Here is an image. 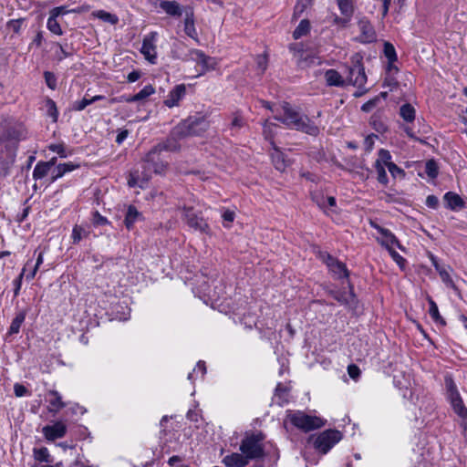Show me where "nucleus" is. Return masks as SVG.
<instances>
[{
	"mask_svg": "<svg viewBox=\"0 0 467 467\" xmlns=\"http://www.w3.org/2000/svg\"><path fill=\"white\" fill-rule=\"evenodd\" d=\"M156 37V32H151L145 36L140 48V52L144 56L145 59L153 65L157 63V47L155 45Z\"/></svg>",
	"mask_w": 467,
	"mask_h": 467,
	"instance_id": "9b49d317",
	"label": "nucleus"
},
{
	"mask_svg": "<svg viewBox=\"0 0 467 467\" xmlns=\"http://www.w3.org/2000/svg\"><path fill=\"white\" fill-rule=\"evenodd\" d=\"M50 171V168L44 161L38 162L34 171H33V178L35 180H40L44 178Z\"/></svg>",
	"mask_w": 467,
	"mask_h": 467,
	"instance_id": "4c0bfd02",
	"label": "nucleus"
},
{
	"mask_svg": "<svg viewBox=\"0 0 467 467\" xmlns=\"http://www.w3.org/2000/svg\"><path fill=\"white\" fill-rule=\"evenodd\" d=\"M67 13H68V11L67 10L66 6H57L54 7L50 11V16L57 18V16L65 15Z\"/></svg>",
	"mask_w": 467,
	"mask_h": 467,
	"instance_id": "774afa93",
	"label": "nucleus"
},
{
	"mask_svg": "<svg viewBox=\"0 0 467 467\" xmlns=\"http://www.w3.org/2000/svg\"><path fill=\"white\" fill-rule=\"evenodd\" d=\"M26 137V130L21 123L6 119L0 120V141L5 144V148H9L12 161H14L16 144Z\"/></svg>",
	"mask_w": 467,
	"mask_h": 467,
	"instance_id": "f03ea898",
	"label": "nucleus"
},
{
	"mask_svg": "<svg viewBox=\"0 0 467 467\" xmlns=\"http://www.w3.org/2000/svg\"><path fill=\"white\" fill-rule=\"evenodd\" d=\"M160 6L165 13L170 16H182V7L176 1H162L161 2Z\"/></svg>",
	"mask_w": 467,
	"mask_h": 467,
	"instance_id": "bb28decb",
	"label": "nucleus"
},
{
	"mask_svg": "<svg viewBox=\"0 0 467 467\" xmlns=\"http://www.w3.org/2000/svg\"><path fill=\"white\" fill-rule=\"evenodd\" d=\"M278 128V126L275 123L270 122L268 119H266L264 122L263 125V134L266 140L270 142L272 145V141H274V137L275 135V130Z\"/></svg>",
	"mask_w": 467,
	"mask_h": 467,
	"instance_id": "473e14b6",
	"label": "nucleus"
},
{
	"mask_svg": "<svg viewBox=\"0 0 467 467\" xmlns=\"http://www.w3.org/2000/svg\"><path fill=\"white\" fill-rule=\"evenodd\" d=\"M320 259L327 265L329 271L332 272L337 278H348V271L347 266L342 262L337 260L327 253H320Z\"/></svg>",
	"mask_w": 467,
	"mask_h": 467,
	"instance_id": "f8f14e48",
	"label": "nucleus"
},
{
	"mask_svg": "<svg viewBox=\"0 0 467 467\" xmlns=\"http://www.w3.org/2000/svg\"><path fill=\"white\" fill-rule=\"evenodd\" d=\"M154 92H155L154 88L151 85H147L140 91H139L137 94H135L133 96H129V97L122 96L120 98V100L128 102V103L137 102V101H140V100L147 99L149 96L152 95Z\"/></svg>",
	"mask_w": 467,
	"mask_h": 467,
	"instance_id": "412c9836",
	"label": "nucleus"
},
{
	"mask_svg": "<svg viewBox=\"0 0 467 467\" xmlns=\"http://www.w3.org/2000/svg\"><path fill=\"white\" fill-rule=\"evenodd\" d=\"M391 155L389 150L381 149L379 151V159L377 161H380V163H382L384 166L388 168L389 163H392L390 161Z\"/></svg>",
	"mask_w": 467,
	"mask_h": 467,
	"instance_id": "603ef678",
	"label": "nucleus"
},
{
	"mask_svg": "<svg viewBox=\"0 0 467 467\" xmlns=\"http://www.w3.org/2000/svg\"><path fill=\"white\" fill-rule=\"evenodd\" d=\"M388 170L393 177L405 174L404 171L398 167L394 162L388 164Z\"/></svg>",
	"mask_w": 467,
	"mask_h": 467,
	"instance_id": "680f3d73",
	"label": "nucleus"
},
{
	"mask_svg": "<svg viewBox=\"0 0 467 467\" xmlns=\"http://www.w3.org/2000/svg\"><path fill=\"white\" fill-rule=\"evenodd\" d=\"M312 200L323 210L327 209L326 197L321 192H315L311 194Z\"/></svg>",
	"mask_w": 467,
	"mask_h": 467,
	"instance_id": "09e8293b",
	"label": "nucleus"
},
{
	"mask_svg": "<svg viewBox=\"0 0 467 467\" xmlns=\"http://www.w3.org/2000/svg\"><path fill=\"white\" fill-rule=\"evenodd\" d=\"M92 16L110 25H116L119 22V17L116 15L104 10L94 11Z\"/></svg>",
	"mask_w": 467,
	"mask_h": 467,
	"instance_id": "72a5a7b5",
	"label": "nucleus"
},
{
	"mask_svg": "<svg viewBox=\"0 0 467 467\" xmlns=\"http://www.w3.org/2000/svg\"><path fill=\"white\" fill-rule=\"evenodd\" d=\"M358 28L361 32V39L363 42L370 43L376 39L375 30L368 19H360L358 21Z\"/></svg>",
	"mask_w": 467,
	"mask_h": 467,
	"instance_id": "f3484780",
	"label": "nucleus"
},
{
	"mask_svg": "<svg viewBox=\"0 0 467 467\" xmlns=\"http://www.w3.org/2000/svg\"><path fill=\"white\" fill-rule=\"evenodd\" d=\"M223 462L226 467H244L248 464L249 460L242 453L234 452L226 455L223 459Z\"/></svg>",
	"mask_w": 467,
	"mask_h": 467,
	"instance_id": "a211bd4d",
	"label": "nucleus"
},
{
	"mask_svg": "<svg viewBox=\"0 0 467 467\" xmlns=\"http://www.w3.org/2000/svg\"><path fill=\"white\" fill-rule=\"evenodd\" d=\"M326 82L328 86L343 87L347 84L346 79L335 69H328L325 73Z\"/></svg>",
	"mask_w": 467,
	"mask_h": 467,
	"instance_id": "393cba45",
	"label": "nucleus"
},
{
	"mask_svg": "<svg viewBox=\"0 0 467 467\" xmlns=\"http://www.w3.org/2000/svg\"><path fill=\"white\" fill-rule=\"evenodd\" d=\"M184 61H192L197 65L196 77L202 76L208 71L216 68L218 62L214 57L207 56L200 49H191L182 58Z\"/></svg>",
	"mask_w": 467,
	"mask_h": 467,
	"instance_id": "423d86ee",
	"label": "nucleus"
},
{
	"mask_svg": "<svg viewBox=\"0 0 467 467\" xmlns=\"http://www.w3.org/2000/svg\"><path fill=\"white\" fill-rule=\"evenodd\" d=\"M256 66L258 73L262 75L267 67V56L265 54L257 56Z\"/></svg>",
	"mask_w": 467,
	"mask_h": 467,
	"instance_id": "3c124183",
	"label": "nucleus"
},
{
	"mask_svg": "<svg viewBox=\"0 0 467 467\" xmlns=\"http://www.w3.org/2000/svg\"><path fill=\"white\" fill-rule=\"evenodd\" d=\"M274 118L289 129H294L314 137L317 136L320 132L319 128L307 116L300 114L299 111L287 102L281 104L280 112L274 115Z\"/></svg>",
	"mask_w": 467,
	"mask_h": 467,
	"instance_id": "f257e3e1",
	"label": "nucleus"
},
{
	"mask_svg": "<svg viewBox=\"0 0 467 467\" xmlns=\"http://www.w3.org/2000/svg\"><path fill=\"white\" fill-rule=\"evenodd\" d=\"M443 199L446 202L447 207L451 210L454 211L464 207V201L462 200V198L453 192H446L444 194Z\"/></svg>",
	"mask_w": 467,
	"mask_h": 467,
	"instance_id": "5701e85b",
	"label": "nucleus"
},
{
	"mask_svg": "<svg viewBox=\"0 0 467 467\" xmlns=\"http://www.w3.org/2000/svg\"><path fill=\"white\" fill-rule=\"evenodd\" d=\"M140 217H141V214L137 210V208L133 205H130L127 210L125 220H124V223H125L126 227L128 229H131L133 224L137 221H139L140 219Z\"/></svg>",
	"mask_w": 467,
	"mask_h": 467,
	"instance_id": "cd10ccee",
	"label": "nucleus"
},
{
	"mask_svg": "<svg viewBox=\"0 0 467 467\" xmlns=\"http://www.w3.org/2000/svg\"><path fill=\"white\" fill-rule=\"evenodd\" d=\"M378 136L375 134H370L365 138L364 144L367 149V150H371L375 142V139H377Z\"/></svg>",
	"mask_w": 467,
	"mask_h": 467,
	"instance_id": "338daca9",
	"label": "nucleus"
},
{
	"mask_svg": "<svg viewBox=\"0 0 467 467\" xmlns=\"http://www.w3.org/2000/svg\"><path fill=\"white\" fill-rule=\"evenodd\" d=\"M454 412L462 419V420H465L467 419V408L464 406L462 400L460 401H457L455 403L451 404ZM462 426L466 430V422L462 421Z\"/></svg>",
	"mask_w": 467,
	"mask_h": 467,
	"instance_id": "e433bc0d",
	"label": "nucleus"
},
{
	"mask_svg": "<svg viewBox=\"0 0 467 467\" xmlns=\"http://www.w3.org/2000/svg\"><path fill=\"white\" fill-rule=\"evenodd\" d=\"M92 223L94 225H104L108 224L109 221L106 217L102 216L99 212L93 213Z\"/></svg>",
	"mask_w": 467,
	"mask_h": 467,
	"instance_id": "13d9d810",
	"label": "nucleus"
},
{
	"mask_svg": "<svg viewBox=\"0 0 467 467\" xmlns=\"http://www.w3.org/2000/svg\"><path fill=\"white\" fill-rule=\"evenodd\" d=\"M183 136H179L175 134V128L172 130L171 135L163 141H161L157 144L158 148L163 152H175L180 150L181 144L179 140L183 139Z\"/></svg>",
	"mask_w": 467,
	"mask_h": 467,
	"instance_id": "4468645a",
	"label": "nucleus"
},
{
	"mask_svg": "<svg viewBox=\"0 0 467 467\" xmlns=\"http://www.w3.org/2000/svg\"><path fill=\"white\" fill-rule=\"evenodd\" d=\"M313 0H298L295 5L294 17L300 16L303 12L312 4Z\"/></svg>",
	"mask_w": 467,
	"mask_h": 467,
	"instance_id": "49530a36",
	"label": "nucleus"
},
{
	"mask_svg": "<svg viewBox=\"0 0 467 467\" xmlns=\"http://www.w3.org/2000/svg\"><path fill=\"white\" fill-rule=\"evenodd\" d=\"M385 167L386 166H384L382 163H380V161H376L375 169L377 171V180L379 183H381L383 185H387L389 182V179L387 176Z\"/></svg>",
	"mask_w": 467,
	"mask_h": 467,
	"instance_id": "58836bf2",
	"label": "nucleus"
},
{
	"mask_svg": "<svg viewBox=\"0 0 467 467\" xmlns=\"http://www.w3.org/2000/svg\"><path fill=\"white\" fill-rule=\"evenodd\" d=\"M42 432L47 440L55 441L66 435L67 426L62 421H56L52 425L45 426Z\"/></svg>",
	"mask_w": 467,
	"mask_h": 467,
	"instance_id": "ddd939ff",
	"label": "nucleus"
},
{
	"mask_svg": "<svg viewBox=\"0 0 467 467\" xmlns=\"http://www.w3.org/2000/svg\"><path fill=\"white\" fill-rule=\"evenodd\" d=\"M245 125L244 119L239 112H234L233 114V119L230 124V129L234 131H238Z\"/></svg>",
	"mask_w": 467,
	"mask_h": 467,
	"instance_id": "a19ab883",
	"label": "nucleus"
},
{
	"mask_svg": "<svg viewBox=\"0 0 467 467\" xmlns=\"http://www.w3.org/2000/svg\"><path fill=\"white\" fill-rule=\"evenodd\" d=\"M184 32L185 34L194 40H198V34L194 26V16L192 10L186 12L184 19Z\"/></svg>",
	"mask_w": 467,
	"mask_h": 467,
	"instance_id": "b1692460",
	"label": "nucleus"
},
{
	"mask_svg": "<svg viewBox=\"0 0 467 467\" xmlns=\"http://www.w3.org/2000/svg\"><path fill=\"white\" fill-rule=\"evenodd\" d=\"M198 371L201 373L202 376H203L206 372V367L205 363L203 361H199L196 365V368L193 369L192 373L188 374V379L192 380L193 379V374Z\"/></svg>",
	"mask_w": 467,
	"mask_h": 467,
	"instance_id": "bf43d9fd",
	"label": "nucleus"
},
{
	"mask_svg": "<svg viewBox=\"0 0 467 467\" xmlns=\"http://www.w3.org/2000/svg\"><path fill=\"white\" fill-rule=\"evenodd\" d=\"M384 87L389 88L390 91L399 87L397 79L391 76L386 77L384 80Z\"/></svg>",
	"mask_w": 467,
	"mask_h": 467,
	"instance_id": "052dcab7",
	"label": "nucleus"
},
{
	"mask_svg": "<svg viewBox=\"0 0 467 467\" xmlns=\"http://www.w3.org/2000/svg\"><path fill=\"white\" fill-rule=\"evenodd\" d=\"M377 241L387 250L393 248L394 245L402 249V246L397 237L389 229L382 230V234L380 237L377 238Z\"/></svg>",
	"mask_w": 467,
	"mask_h": 467,
	"instance_id": "6ab92c4d",
	"label": "nucleus"
},
{
	"mask_svg": "<svg viewBox=\"0 0 467 467\" xmlns=\"http://www.w3.org/2000/svg\"><path fill=\"white\" fill-rule=\"evenodd\" d=\"M47 26L48 30L55 35L61 36L63 33L60 25L57 21V18L51 16H49L47 19Z\"/></svg>",
	"mask_w": 467,
	"mask_h": 467,
	"instance_id": "37998d69",
	"label": "nucleus"
},
{
	"mask_svg": "<svg viewBox=\"0 0 467 467\" xmlns=\"http://www.w3.org/2000/svg\"><path fill=\"white\" fill-rule=\"evenodd\" d=\"M348 373L351 379H356L360 375V369L357 365L351 364L348 367Z\"/></svg>",
	"mask_w": 467,
	"mask_h": 467,
	"instance_id": "e2e57ef3",
	"label": "nucleus"
},
{
	"mask_svg": "<svg viewBox=\"0 0 467 467\" xmlns=\"http://www.w3.org/2000/svg\"><path fill=\"white\" fill-rule=\"evenodd\" d=\"M331 296L337 300L341 305H351L355 300V295L352 291V288H350L349 292L346 291H330Z\"/></svg>",
	"mask_w": 467,
	"mask_h": 467,
	"instance_id": "a878e982",
	"label": "nucleus"
},
{
	"mask_svg": "<svg viewBox=\"0 0 467 467\" xmlns=\"http://www.w3.org/2000/svg\"><path fill=\"white\" fill-rule=\"evenodd\" d=\"M44 78L46 84L49 88L53 90L57 88V78L54 73L50 71H45Z\"/></svg>",
	"mask_w": 467,
	"mask_h": 467,
	"instance_id": "8fccbe9b",
	"label": "nucleus"
},
{
	"mask_svg": "<svg viewBox=\"0 0 467 467\" xmlns=\"http://www.w3.org/2000/svg\"><path fill=\"white\" fill-rule=\"evenodd\" d=\"M391 258L399 265L400 268H404L406 260L393 248L388 250Z\"/></svg>",
	"mask_w": 467,
	"mask_h": 467,
	"instance_id": "5fc2aeb1",
	"label": "nucleus"
},
{
	"mask_svg": "<svg viewBox=\"0 0 467 467\" xmlns=\"http://www.w3.org/2000/svg\"><path fill=\"white\" fill-rule=\"evenodd\" d=\"M445 386H446V389H447V398L451 404L462 400L452 378H451V377L445 378Z\"/></svg>",
	"mask_w": 467,
	"mask_h": 467,
	"instance_id": "4be33fe9",
	"label": "nucleus"
},
{
	"mask_svg": "<svg viewBox=\"0 0 467 467\" xmlns=\"http://www.w3.org/2000/svg\"><path fill=\"white\" fill-rule=\"evenodd\" d=\"M337 2L344 16H352L354 11L352 0H337Z\"/></svg>",
	"mask_w": 467,
	"mask_h": 467,
	"instance_id": "ea45409f",
	"label": "nucleus"
},
{
	"mask_svg": "<svg viewBox=\"0 0 467 467\" xmlns=\"http://www.w3.org/2000/svg\"><path fill=\"white\" fill-rule=\"evenodd\" d=\"M428 302L430 305L429 313L431 318L437 323L445 325V320L440 315L437 304L433 301L431 297H428Z\"/></svg>",
	"mask_w": 467,
	"mask_h": 467,
	"instance_id": "c9c22d12",
	"label": "nucleus"
},
{
	"mask_svg": "<svg viewBox=\"0 0 467 467\" xmlns=\"http://www.w3.org/2000/svg\"><path fill=\"white\" fill-rule=\"evenodd\" d=\"M342 439V434L337 430H327L319 433L314 441V447L319 452L326 454Z\"/></svg>",
	"mask_w": 467,
	"mask_h": 467,
	"instance_id": "6e6552de",
	"label": "nucleus"
},
{
	"mask_svg": "<svg viewBox=\"0 0 467 467\" xmlns=\"http://www.w3.org/2000/svg\"><path fill=\"white\" fill-rule=\"evenodd\" d=\"M313 0H298L295 5L294 17L300 16L303 12L312 4Z\"/></svg>",
	"mask_w": 467,
	"mask_h": 467,
	"instance_id": "a18cd8bd",
	"label": "nucleus"
},
{
	"mask_svg": "<svg viewBox=\"0 0 467 467\" xmlns=\"http://www.w3.org/2000/svg\"><path fill=\"white\" fill-rule=\"evenodd\" d=\"M347 84L357 87L359 89L365 88L367 83V75L362 64V57L355 54L351 57V66L348 67Z\"/></svg>",
	"mask_w": 467,
	"mask_h": 467,
	"instance_id": "39448f33",
	"label": "nucleus"
},
{
	"mask_svg": "<svg viewBox=\"0 0 467 467\" xmlns=\"http://www.w3.org/2000/svg\"><path fill=\"white\" fill-rule=\"evenodd\" d=\"M425 172L431 179H435L438 176L439 168L434 160L427 161L425 164Z\"/></svg>",
	"mask_w": 467,
	"mask_h": 467,
	"instance_id": "79ce46f5",
	"label": "nucleus"
},
{
	"mask_svg": "<svg viewBox=\"0 0 467 467\" xmlns=\"http://www.w3.org/2000/svg\"><path fill=\"white\" fill-rule=\"evenodd\" d=\"M48 149L51 151L57 153L62 158H65L67 156L64 144H50L48 146Z\"/></svg>",
	"mask_w": 467,
	"mask_h": 467,
	"instance_id": "4d7b16f0",
	"label": "nucleus"
},
{
	"mask_svg": "<svg viewBox=\"0 0 467 467\" xmlns=\"http://www.w3.org/2000/svg\"><path fill=\"white\" fill-rule=\"evenodd\" d=\"M416 110L410 103L403 104L400 109V117L407 122H412L415 119Z\"/></svg>",
	"mask_w": 467,
	"mask_h": 467,
	"instance_id": "7c9ffc66",
	"label": "nucleus"
},
{
	"mask_svg": "<svg viewBox=\"0 0 467 467\" xmlns=\"http://www.w3.org/2000/svg\"><path fill=\"white\" fill-rule=\"evenodd\" d=\"M451 270L441 271L440 277L446 286L453 289L454 291H458L456 285L454 284L453 280L451 277Z\"/></svg>",
	"mask_w": 467,
	"mask_h": 467,
	"instance_id": "de8ad7c7",
	"label": "nucleus"
},
{
	"mask_svg": "<svg viewBox=\"0 0 467 467\" xmlns=\"http://www.w3.org/2000/svg\"><path fill=\"white\" fill-rule=\"evenodd\" d=\"M426 205L431 209H437L439 206V199L435 195H429L426 198Z\"/></svg>",
	"mask_w": 467,
	"mask_h": 467,
	"instance_id": "0e129e2a",
	"label": "nucleus"
},
{
	"mask_svg": "<svg viewBox=\"0 0 467 467\" xmlns=\"http://www.w3.org/2000/svg\"><path fill=\"white\" fill-rule=\"evenodd\" d=\"M209 126V121L204 117L191 116L175 127V134L184 138L200 136L208 130Z\"/></svg>",
	"mask_w": 467,
	"mask_h": 467,
	"instance_id": "7ed1b4c3",
	"label": "nucleus"
},
{
	"mask_svg": "<svg viewBox=\"0 0 467 467\" xmlns=\"http://www.w3.org/2000/svg\"><path fill=\"white\" fill-rule=\"evenodd\" d=\"M272 149L274 151L271 153V158L275 169L280 171H285L287 166V161L285 159V155L274 141H272Z\"/></svg>",
	"mask_w": 467,
	"mask_h": 467,
	"instance_id": "aec40b11",
	"label": "nucleus"
},
{
	"mask_svg": "<svg viewBox=\"0 0 467 467\" xmlns=\"http://www.w3.org/2000/svg\"><path fill=\"white\" fill-rule=\"evenodd\" d=\"M286 419L297 429L308 432L325 425V421L317 416L308 415L301 410L291 411Z\"/></svg>",
	"mask_w": 467,
	"mask_h": 467,
	"instance_id": "20e7f679",
	"label": "nucleus"
},
{
	"mask_svg": "<svg viewBox=\"0 0 467 467\" xmlns=\"http://www.w3.org/2000/svg\"><path fill=\"white\" fill-rule=\"evenodd\" d=\"M26 313L22 310L16 313L15 318L12 320L11 325L8 329V335L17 334L20 330L22 324L26 319Z\"/></svg>",
	"mask_w": 467,
	"mask_h": 467,
	"instance_id": "c85d7f7f",
	"label": "nucleus"
},
{
	"mask_svg": "<svg viewBox=\"0 0 467 467\" xmlns=\"http://www.w3.org/2000/svg\"><path fill=\"white\" fill-rule=\"evenodd\" d=\"M48 399V411L56 414L60 410L66 407V403L62 400L60 393L55 389H50L47 392Z\"/></svg>",
	"mask_w": 467,
	"mask_h": 467,
	"instance_id": "2eb2a0df",
	"label": "nucleus"
},
{
	"mask_svg": "<svg viewBox=\"0 0 467 467\" xmlns=\"http://www.w3.org/2000/svg\"><path fill=\"white\" fill-rule=\"evenodd\" d=\"M379 102V96H376L375 98L369 99L366 103H364L361 107L362 111L369 112L371 111Z\"/></svg>",
	"mask_w": 467,
	"mask_h": 467,
	"instance_id": "864d4df0",
	"label": "nucleus"
},
{
	"mask_svg": "<svg viewBox=\"0 0 467 467\" xmlns=\"http://www.w3.org/2000/svg\"><path fill=\"white\" fill-rule=\"evenodd\" d=\"M384 55L389 60V70L394 69L395 71L398 70V68L394 66H392V63L397 60V54L395 47L392 44L386 42L384 44Z\"/></svg>",
	"mask_w": 467,
	"mask_h": 467,
	"instance_id": "c756f323",
	"label": "nucleus"
},
{
	"mask_svg": "<svg viewBox=\"0 0 467 467\" xmlns=\"http://www.w3.org/2000/svg\"><path fill=\"white\" fill-rule=\"evenodd\" d=\"M186 88L184 85H177L173 89L170 91L164 104L168 108L177 106L179 101L185 96Z\"/></svg>",
	"mask_w": 467,
	"mask_h": 467,
	"instance_id": "dca6fc26",
	"label": "nucleus"
},
{
	"mask_svg": "<svg viewBox=\"0 0 467 467\" xmlns=\"http://www.w3.org/2000/svg\"><path fill=\"white\" fill-rule=\"evenodd\" d=\"M34 457L38 462H49V452L46 447H42L39 449H34Z\"/></svg>",
	"mask_w": 467,
	"mask_h": 467,
	"instance_id": "c03bdc74",
	"label": "nucleus"
},
{
	"mask_svg": "<svg viewBox=\"0 0 467 467\" xmlns=\"http://www.w3.org/2000/svg\"><path fill=\"white\" fill-rule=\"evenodd\" d=\"M147 169H152L155 173H163L168 167V161L163 160L162 151L155 145L144 157Z\"/></svg>",
	"mask_w": 467,
	"mask_h": 467,
	"instance_id": "1a4fd4ad",
	"label": "nucleus"
},
{
	"mask_svg": "<svg viewBox=\"0 0 467 467\" xmlns=\"http://www.w3.org/2000/svg\"><path fill=\"white\" fill-rule=\"evenodd\" d=\"M89 230L86 229L82 225L76 224L72 230V243L78 244L83 238H87L89 235Z\"/></svg>",
	"mask_w": 467,
	"mask_h": 467,
	"instance_id": "2f4dec72",
	"label": "nucleus"
},
{
	"mask_svg": "<svg viewBox=\"0 0 467 467\" xmlns=\"http://www.w3.org/2000/svg\"><path fill=\"white\" fill-rule=\"evenodd\" d=\"M264 436L262 433L252 434L246 436L241 442L240 451L248 460L258 459L264 456V448L262 441Z\"/></svg>",
	"mask_w": 467,
	"mask_h": 467,
	"instance_id": "0eeeda50",
	"label": "nucleus"
},
{
	"mask_svg": "<svg viewBox=\"0 0 467 467\" xmlns=\"http://www.w3.org/2000/svg\"><path fill=\"white\" fill-rule=\"evenodd\" d=\"M139 180H140V177L138 175V173L135 171V172H131L130 174V177L128 179V185L130 187H136V186H140V187H142L141 185L139 184Z\"/></svg>",
	"mask_w": 467,
	"mask_h": 467,
	"instance_id": "69168bd1",
	"label": "nucleus"
},
{
	"mask_svg": "<svg viewBox=\"0 0 467 467\" xmlns=\"http://www.w3.org/2000/svg\"><path fill=\"white\" fill-rule=\"evenodd\" d=\"M310 22L307 19L301 20L299 25L293 32V37L295 39H298L304 36H306L310 31Z\"/></svg>",
	"mask_w": 467,
	"mask_h": 467,
	"instance_id": "f704fd0d",
	"label": "nucleus"
},
{
	"mask_svg": "<svg viewBox=\"0 0 467 467\" xmlns=\"http://www.w3.org/2000/svg\"><path fill=\"white\" fill-rule=\"evenodd\" d=\"M92 104V100L89 99H82L81 100L75 101L72 105V109L77 111L83 110L87 106Z\"/></svg>",
	"mask_w": 467,
	"mask_h": 467,
	"instance_id": "6e6d98bb",
	"label": "nucleus"
},
{
	"mask_svg": "<svg viewBox=\"0 0 467 467\" xmlns=\"http://www.w3.org/2000/svg\"><path fill=\"white\" fill-rule=\"evenodd\" d=\"M183 217L186 221V223L195 231H199L201 233H207L209 230V225L206 221L200 216L199 214L193 212L192 207H188L184 205L182 207Z\"/></svg>",
	"mask_w": 467,
	"mask_h": 467,
	"instance_id": "9d476101",
	"label": "nucleus"
}]
</instances>
